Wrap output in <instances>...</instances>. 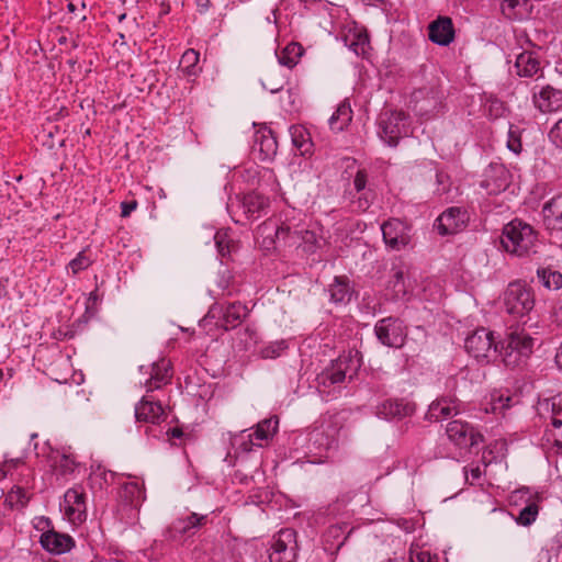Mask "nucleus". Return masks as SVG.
<instances>
[{"instance_id":"obj_1","label":"nucleus","mask_w":562,"mask_h":562,"mask_svg":"<svg viewBox=\"0 0 562 562\" xmlns=\"http://www.w3.org/2000/svg\"><path fill=\"white\" fill-rule=\"evenodd\" d=\"M537 241L538 233L535 228L519 218L507 223L501 236V244L505 251L517 257H526L536 252Z\"/></svg>"},{"instance_id":"obj_2","label":"nucleus","mask_w":562,"mask_h":562,"mask_svg":"<svg viewBox=\"0 0 562 562\" xmlns=\"http://www.w3.org/2000/svg\"><path fill=\"white\" fill-rule=\"evenodd\" d=\"M535 292L524 281L510 282L504 292L505 311L514 317H524L535 307Z\"/></svg>"},{"instance_id":"obj_3","label":"nucleus","mask_w":562,"mask_h":562,"mask_svg":"<svg viewBox=\"0 0 562 562\" xmlns=\"http://www.w3.org/2000/svg\"><path fill=\"white\" fill-rule=\"evenodd\" d=\"M250 311L241 302H215L211 305L205 322L214 321L215 326L224 330H231L241 324Z\"/></svg>"},{"instance_id":"obj_4","label":"nucleus","mask_w":562,"mask_h":562,"mask_svg":"<svg viewBox=\"0 0 562 562\" xmlns=\"http://www.w3.org/2000/svg\"><path fill=\"white\" fill-rule=\"evenodd\" d=\"M467 352L477 361L490 362L497 358L498 342L492 330L480 327L472 331L464 341Z\"/></svg>"},{"instance_id":"obj_5","label":"nucleus","mask_w":562,"mask_h":562,"mask_svg":"<svg viewBox=\"0 0 562 562\" xmlns=\"http://www.w3.org/2000/svg\"><path fill=\"white\" fill-rule=\"evenodd\" d=\"M269 562H295L299 553L297 533L293 528H282L267 549Z\"/></svg>"},{"instance_id":"obj_6","label":"nucleus","mask_w":562,"mask_h":562,"mask_svg":"<svg viewBox=\"0 0 562 562\" xmlns=\"http://www.w3.org/2000/svg\"><path fill=\"white\" fill-rule=\"evenodd\" d=\"M409 133L408 116L403 111H384L379 117V135L390 146Z\"/></svg>"},{"instance_id":"obj_7","label":"nucleus","mask_w":562,"mask_h":562,"mask_svg":"<svg viewBox=\"0 0 562 562\" xmlns=\"http://www.w3.org/2000/svg\"><path fill=\"white\" fill-rule=\"evenodd\" d=\"M443 92L437 86H425L415 89L411 95L413 110L416 114L430 119L439 114L443 108Z\"/></svg>"},{"instance_id":"obj_8","label":"nucleus","mask_w":562,"mask_h":562,"mask_svg":"<svg viewBox=\"0 0 562 562\" xmlns=\"http://www.w3.org/2000/svg\"><path fill=\"white\" fill-rule=\"evenodd\" d=\"M374 335L383 346L400 349L405 345L407 327L398 317L387 316L375 323Z\"/></svg>"},{"instance_id":"obj_9","label":"nucleus","mask_w":562,"mask_h":562,"mask_svg":"<svg viewBox=\"0 0 562 562\" xmlns=\"http://www.w3.org/2000/svg\"><path fill=\"white\" fill-rule=\"evenodd\" d=\"M353 360L349 356H340L317 375L318 387L340 386L347 375L352 378L355 369L351 368Z\"/></svg>"},{"instance_id":"obj_10","label":"nucleus","mask_w":562,"mask_h":562,"mask_svg":"<svg viewBox=\"0 0 562 562\" xmlns=\"http://www.w3.org/2000/svg\"><path fill=\"white\" fill-rule=\"evenodd\" d=\"M411 226L398 218H391L381 226L383 240L393 250H401L411 243Z\"/></svg>"},{"instance_id":"obj_11","label":"nucleus","mask_w":562,"mask_h":562,"mask_svg":"<svg viewBox=\"0 0 562 562\" xmlns=\"http://www.w3.org/2000/svg\"><path fill=\"white\" fill-rule=\"evenodd\" d=\"M447 436L459 448H471L483 441V435L471 424L452 420L447 425Z\"/></svg>"},{"instance_id":"obj_12","label":"nucleus","mask_w":562,"mask_h":562,"mask_svg":"<svg viewBox=\"0 0 562 562\" xmlns=\"http://www.w3.org/2000/svg\"><path fill=\"white\" fill-rule=\"evenodd\" d=\"M481 187L486 190L488 194H498L505 191L512 181L509 170L502 164L492 162L484 171Z\"/></svg>"},{"instance_id":"obj_13","label":"nucleus","mask_w":562,"mask_h":562,"mask_svg":"<svg viewBox=\"0 0 562 562\" xmlns=\"http://www.w3.org/2000/svg\"><path fill=\"white\" fill-rule=\"evenodd\" d=\"M63 507L65 515L72 525L86 521V494L81 487H72L65 493Z\"/></svg>"},{"instance_id":"obj_14","label":"nucleus","mask_w":562,"mask_h":562,"mask_svg":"<svg viewBox=\"0 0 562 562\" xmlns=\"http://www.w3.org/2000/svg\"><path fill=\"white\" fill-rule=\"evenodd\" d=\"M135 419L138 423L159 424L166 418L165 409L160 401L153 395H144L135 405Z\"/></svg>"},{"instance_id":"obj_15","label":"nucleus","mask_w":562,"mask_h":562,"mask_svg":"<svg viewBox=\"0 0 562 562\" xmlns=\"http://www.w3.org/2000/svg\"><path fill=\"white\" fill-rule=\"evenodd\" d=\"M467 221V211L458 206H451L439 215L436 220V226L440 235H452L461 231Z\"/></svg>"},{"instance_id":"obj_16","label":"nucleus","mask_w":562,"mask_h":562,"mask_svg":"<svg viewBox=\"0 0 562 562\" xmlns=\"http://www.w3.org/2000/svg\"><path fill=\"white\" fill-rule=\"evenodd\" d=\"M416 411L414 402L406 398H387L376 406L375 414L385 419L412 416Z\"/></svg>"},{"instance_id":"obj_17","label":"nucleus","mask_w":562,"mask_h":562,"mask_svg":"<svg viewBox=\"0 0 562 562\" xmlns=\"http://www.w3.org/2000/svg\"><path fill=\"white\" fill-rule=\"evenodd\" d=\"M541 213L543 226L551 236L562 232V193L548 200L543 204Z\"/></svg>"},{"instance_id":"obj_18","label":"nucleus","mask_w":562,"mask_h":562,"mask_svg":"<svg viewBox=\"0 0 562 562\" xmlns=\"http://www.w3.org/2000/svg\"><path fill=\"white\" fill-rule=\"evenodd\" d=\"M532 101L541 113H552L562 109V90L547 85L533 92Z\"/></svg>"},{"instance_id":"obj_19","label":"nucleus","mask_w":562,"mask_h":562,"mask_svg":"<svg viewBox=\"0 0 562 562\" xmlns=\"http://www.w3.org/2000/svg\"><path fill=\"white\" fill-rule=\"evenodd\" d=\"M279 420L277 417L267 418L257 424L252 434L248 435V439L240 442L239 448L248 452L252 446L262 447V441L269 440L278 429Z\"/></svg>"},{"instance_id":"obj_20","label":"nucleus","mask_w":562,"mask_h":562,"mask_svg":"<svg viewBox=\"0 0 562 562\" xmlns=\"http://www.w3.org/2000/svg\"><path fill=\"white\" fill-rule=\"evenodd\" d=\"M329 294V302L335 305H347L357 294L351 281L347 276H336L326 290Z\"/></svg>"},{"instance_id":"obj_21","label":"nucleus","mask_w":562,"mask_h":562,"mask_svg":"<svg viewBox=\"0 0 562 562\" xmlns=\"http://www.w3.org/2000/svg\"><path fill=\"white\" fill-rule=\"evenodd\" d=\"M515 69L520 78L543 77L539 55L532 50H524L516 56Z\"/></svg>"},{"instance_id":"obj_22","label":"nucleus","mask_w":562,"mask_h":562,"mask_svg":"<svg viewBox=\"0 0 562 562\" xmlns=\"http://www.w3.org/2000/svg\"><path fill=\"white\" fill-rule=\"evenodd\" d=\"M429 40L440 46H448L454 40V26L449 16H438L428 26Z\"/></svg>"},{"instance_id":"obj_23","label":"nucleus","mask_w":562,"mask_h":562,"mask_svg":"<svg viewBox=\"0 0 562 562\" xmlns=\"http://www.w3.org/2000/svg\"><path fill=\"white\" fill-rule=\"evenodd\" d=\"M170 370V362L166 359H161L147 367L146 373H149V378L144 383L147 392H153L170 383L172 376Z\"/></svg>"},{"instance_id":"obj_24","label":"nucleus","mask_w":562,"mask_h":562,"mask_svg":"<svg viewBox=\"0 0 562 562\" xmlns=\"http://www.w3.org/2000/svg\"><path fill=\"white\" fill-rule=\"evenodd\" d=\"M40 542L46 551L54 554H63L75 547L72 537L53 529L43 532Z\"/></svg>"},{"instance_id":"obj_25","label":"nucleus","mask_w":562,"mask_h":562,"mask_svg":"<svg viewBox=\"0 0 562 562\" xmlns=\"http://www.w3.org/2000/svg\"><path fill=\"white\" fill-rule=\"evenodd\" d=\"M531 353L532 351H530V345H522V347L517 350L502 342L501 347L498 346L497 358H501L505 367L509 369H516L525 364Z\"/></svg>"},{"instance_id":"obj_26","label":"nucleus","mask_w":562,"mask_h":562,"mask_svg":"<svg viewBox=\"0 0 562 562\" xmlns=\"http://www.w3.org/2000/svg\"><path fill=\"white\" fill-rule=\"evenodd\" d=\"M269 200L258 192H249L241 199V209L248 220H256L266 213Z\"/></svg>"},{"instance_id":"obj_27","label":"nucleus","mask_w":562,"mask_h":562,"mask_svg":"<svg viewBox=\"0 0 562 562\" xmlns=\"http://www.w3.org/2000/svg\"><path fill=\"white\" fill-rule=\"evenodd\" d=\"M255 145L258 147L261 160L272 159L278 151L277 136L270 128H263L257 133Z\"/></svg>"},{"instance_id":"obj_28","label":"nucleus","mask_w":562,"mask_h":562,"mask_svg":"<svg viewBox=\"0 0 562 562\" xmlns=\"http://www.w3.org/2000/svg\"><path fill=\"white\" fill-rule=\"evenodd\" d=\"M345 44L348 46L357 56L364 57L370 47L369 35L364 30H350L345 35Z\"/></svg>"},{"instance_id":"obj_29","label":"nucleus","mask_w":562,"mask_h":562,"mask_svg":"<svg viewBox=\"0 0 562 562\" xmlns=\"http://www.w3.org/2000/svg\"><path fill=\"white\" fill-rule=\"evenodd\" d=\"M503 342L517 350L522 347V344L530 345V351H533L535 338L525 327L512 326Z\"/></svg>"},{"instance_id":"obj_30","label":"nucleus","mask_w":562,"mask_h":562,"mask_svg":"<svg viewBox=\"0 0 562 562\" xmlns=\"http://www.w3.org/2000/svg\"><path fill=\"white\" fill-rule=\"evenodd\" d=\"M368 183V172L366 169H359L353 178V188L357 193H361V195L357 199V210L360 212H364L371 205V198L369 196V192H364Z\"/></svg>"},{"instance_id":"obj_31","label":"nucleus","mask_w":562,"mask_h":562,"mask_svg":"<svg viewBox=\"0 0 562 562\" xmlns=\"http://www.w3.org/2000/svg\"><path fill=\"white\" fill-rule=\"evenodd\" d=\"M120 498L134 508L142 505L145 499V492L136 482L125 483L120 491Z\"/></svg>"},{"instance_id":"obj_32","label":"nucleus","mask_w":562,"mask_h":562,"mask_svg":"<svg viewBox=\"0 0 562 562\" xmlns=\"http://www.w3.org/2000/svg\"><path fill=\"white\" fill-rule=\"evenodd\" d=\"M290 135L293 146L300 151L302 156L312 154L313 143L311 140L310 133L303 126H291Z\"/></svg>"},{"instance_id":"obj_33","label":"nucleus","mask_w":562,"mask_h":562,"mask_svg":"<svg viewBox=\"0 0 562 562\" xmlns=\"http://www.w3.org/2000/svg\"><path fill=\"white\" fill-rule=\"evenodd\" d=\"M352 120V110L347 102L340 103L328 120L329 127L334 132H341Z\"/></svg>"},{"instance_id":"obj_34","label":"nucleus","mask_w":562,"mask_h":562,"mask_svg":"<svg viewBox=\"0 0 562 562\" xmlns=\"http://www.w3.org/2000/svg\"><path fill=\"white\" fill-rule=\"evenodd\" d=\"M454 411L456 407L450 400L440 398L429 405L426 418L429 422H439L440 419L450 417Z\"/></svg>"},{"instance_id":"obj_35","label":"nucleus","mask_w":562,"mask_h":562,"mask_svg":"<svg viewBox=\"0 0 562 562\" xmlns=\"http://www.w3.org/2000/svg\"><path fill=\"white\" fill-rule=\"evenodd\" d=\"M303 47L296 42L289 43L284 48L277 53L278 61L280 65L289 69L296 66L301 56L303 55Z\"/></svg>"},{"instance_id":"obj_36","label":"nucleus","mask_w":562,"mask_h":562,"mask_svg":"<svg viewBox=\"0 0 562 562\" xmlns=\"http://www.w3.org/2000/svg\"><path fill=\"white\" fill-rule=\"evenodd\" d=\"M207 521V515H200L196 513H191L186 518L178 519L173 524L175 530L182 535H192L193 529L200 528L204 526Z\"/></svg>"},{"instance_id":"obj_37","label":"nucleus","mask_w":562,"mask_h":562,"mask_svg":"<svg viewBox=\"0 0 562 562\" xmlns=\"http://www.w3.org/2000/svg\"><path fill=\"white\" fill-rule=\"evenodd\" d=\"M31 499V494L22 486L14 485L8 492L4 504L11 509H23Z\"/></svg>"},{"instance_id":"obj_38","label":"nucleus","mask_w":562,"mask_h":562,"mask_svg":"<svg viewBox=\"0 0 562 562\" xmlns=\"http://www.w3.org/2000/svg\"><path fill=\"white\" fill-rule=\"evenodd\" d=\"M539 282L548 290H559L562 288V273L553 270L551 267H540L537 269Z\"/></svg>"},{"instance_id":"obj_39","label":"nucleus","mask_w":562,"mask_h":562,"mask_svg":"<svg viewBox=\"0 0 562 562\" xmlns=\"http://www.w3.org/2000/svg\"><path fill=\"white\" fill-rule=\"evenodd\" d=\"M52 467L57 473L67 475L75 471L77 461L71 454L57 452L52 457Z\"/></svg>"},{"instance_id":"obj_40","label":"nucleus","mask_w":562,"mask_h":562,"mask_svg":"<svg viewBox=\"0 0 562 562\" xmlns=\"http://www.w3.org/2000/svg\"><path fill=\"white\" fill-rule=\"evenodd\" d=\"M200 60V53L193 48L187 49L180 59V68L187 76H195L200 71L198 66Z\"/></svg>"},{"instance_id":"obj_41","label":"nucleus","mask_w":562,"mask_h":562,"mask_svg":"<svg viewBox=\"0 0 562 562\" xmlns=\"http://www.w3.org/2000/svg\"><path fill=\"white\" fill-rule=\"evenodd\" d=\"M540 409L546 413H550V425L551 429H553V419L562 418V393H558L550 398L543 400L540 403Z\"/></svg>"},{"instance_id":"obj_42","label":"nucleus","mask_w":562,"mask_h":562,"mask_svg":"<svg viewBox=\"0 0 562 562\" xmlns=\"http://www.w3.org/2000/svg\"><path fill=\"white\" fill-rule=\"evenodd\" d=\"M539 514V505L538 502L532 499L528 501L525 507H522L517 517L516 522L520 526H530L533 521H536Z\"/></svg>"},{"instance_id":"obj_43","label":"nucleus","mask_w":562,"mask_h":562,"mask_svg":"<svg viewBox=\"0 0 562 562\" xmlns=\"http://www.w3.org/2000/svg\"><path fill=\"white\" fill-rule=\"evenodd\" d=\"M297 247H302L305 254H314L319 247V239L316 233L308 229H300Z\"/></svg>"},{"instance_id":"obj_44","label":"nucleus","mask_w":562,"mask_h":562,"mask_svg":"<svg viewBox=\"0 0 562 562\" xmlns=\"http://www.w3.org/2000/svg\"><path fill=\"white\" fill-rule=\"evenodd\" d=\"M299 233L300 229L292 228L289 224L283 222L277 227L276 238L289 246H294L299 240Z\"/></svg>"},{"instance_id":"obj_45","label":"nucleus","mask_w":562,"mask_h":562,"mask_svg":"<svg viewBox=\"0 0 562 562\" xmlns=\"http://www.w3.org/2000/svg\"><path fill=\"white\" fill-rule=\"evenodd\" d=\"M92 262L93 260L87 255V249H83L79 251L72 260H70L68 268L71 270L72 274L76 276L88 269Z\"/></svg>"},{"instance_id":"obj_46","label":"nucleus","mask_w":562,"mask_h":562,"mask_svg":"<svg viewBox=\"0 0 562 562\" xmlns=\"http://www.w3.org/2000/svg\"><path fill=\"white\" fill-rule=\"evenodd\" d=\"M389 286L392 289L395 299H403L408 290L405 284L404 273L401 270H397L392 276L389 281Z\"/></svg>"},{"instance_id":"obj_47","label":"nucleus","mask_w":562,"mask_h":562,"mask_svg":"<svg viewBox=\"0 0 562 562\" xmlns=\"http://www.w3.org/2000/svg\"><path fill=\"white\" fill-rule=\"evenodd\" d=\"M507 148L514 154L518 155L522 150L521 133L518 126L509 125L507 134Z\"/></svg>"},{"instance_id":"obj_48","label":"nucleus","mask_w":562,"mask_h":562,"mask_svg":"<svg viewBox=\"0 0 562 562\" xmlns=\"http://www.w3.org/2000/svg\"><path fill=\"white\" fill-rule=\"evenodd\" d=\"M288 348L285 340L273 341L260 350V355L265 359H274Z\"/></svg>"},{"instance_id":"obj_49","label":"nucleus","mask_w":562,"mask_h":562,"mask_svg":"<svg viewBox=\"0 0 562 562\" xmlns=\"http://www.w3.org/2000/svg\"><path fill=\"white\" fill-rule=\"evenodd\" d=\"M527 2L528 0H503L501 9L505 16L512 19L517 15L515 12L516 8L527 4Z\"/></svg>"},{"instance_id":"obj_50","label":"nucleus","mask_w":562,"mask_h":562,"mask_svg":"<svg viewBox=\"0 0 562 562\" xmlns=\"http://www.w3.org/2000/svg\"><path fill=\"white\" fill-rule=\"evenodd\" d=\"M557 447V452L562 454V418L553 419V429L549 430Z\"/></svg>"},{"instance_id":"obj_51","label":"nucleus","mask_w":562,"mask_h":562,"mask_svg":"<svg viewBox=\"0 0 562 562\" xmlns=\"http://www.w3.org/2000/svg\"><path fill=\"white\" fill-rule=\"evenodd\" d=\"M549 138L557 147L562 148V119L552 126Z\"/></svg>"},{"instance_id":"obj_52","label":"nucleus","mask_w":562,"mask_h":562,"mask_svg":"<svg viewBox=\"0 0 562 562\" xmlns=\"http://www.w3.org/2000/svg\"><path fill=\"white\" fill-rule=\"evenodd\" d=\"M214 240L217 250L222 256H226L227 254H229V240H227L225 234L217 232L214 236Z\"/></svg>"},{"instance_id":"obj_53","label":"nucleus","mask_w":562,"mask_h":562,"mask_svg":"<svg viewBox=\"0 0 562 562\" xmlns=\"http://www.w3.org/2000/svg\"><path fill=\"white\" fill-rule=\"evenodd\" d=\"M449 176L442 171H436V181L438 184L437 193L439 195H442L443 193L448 192L449 189Z\"/></svg>"},{"instance_id":"obj_54","label":"nucleus","mask_w":562,"mask_h":562,"mask_svg":"<svg viewBox=\"0 0 562 562\" xmlns=\"http://www.w3.org/2000/svg\"><path fill=\"white\" fill-rule=\"evenodd\" d=\"M137 205H138V203L136 200L123 201L121 203V216L122 217L130 216L131 213L136 210Z\"/></svg>"},{"instance_id":"obj_55","label":"nucleus","mask_w":562,"mask_h":562,"mask_svg":"<svg viewBox=\"0 0 562 562\" xmlns=\"http://www.w3.org/2000/svg\"><path fill=\"white\" fill-rule=\"evenodd\" d=\"M464 472H465L467 481L470 480V484H472V485H474L475 483H477L481 480L482 473H483V471L481 470L480 465L471 468V470H470V477L468 475L467 468H464Z\"/></svg>"},{"instance_id":"obj_56","label":"nucleus","mask_w":562,"mask_h":562,"mask_svg":"<svg viewBox=\"0 0 562 562\" xmlns=\"http://www.w3.org/2000/svg\"><path fill=\"white\" fill-rule=\"evenodd\" d=\"M166 436H167L168 440L180 439L183 436V431L179 427L168 428L166 430Z\"/></svg>"},{"instance_id":"obj_57","label":"nucleus","mask_w":562,"mask_h":562,"mask_svg":"<svg viewBox=\"0 0 562 562\" xmlns=\"http://www.w3.org/2000/svg\"><path fill=\"white\" fill-rule=\"evenodd\" d=\"M198 12L204 14L211 8V0H196Z\"/></svg>"},{"instance_id":"obj_58","label":"nucleus","mask_w":562,"mask_h":562,"mask_svg":"<svg viewBox=\"0 0 562 562\" xmlns=\"http://www.w3.org/2000/svg\"><path fill=\"white\" fill-rule=\"evenodd\" d=\"M170 11H171L170 0H162L160 2L159 18H162V16L169 14Z\"/></svg>"},{"instance_id":"obj_59","label":"nucleus","mask_w":562,"mask_h":562,"mask_svg":"<svg viewBox=\"0 0 562 562\" xmlns=\"http://www.w3.org/2000/svg\"><path fill=\"white\" fill-rule=\"evenodd\" d=\"M263 88L268 89L271 93L279 92L283 88V82L279 83H271V86H267L265 82H262Z\"/></svg>"},{"instance_id":"obj_60","label":"nucleus","mask_w":562,"mask_h":562,"mask_svg":"<svg viewBox=\"0 0 562 562\" xmlns=\"http://www.w3.org/2000/svg\"><path fill=\"white\" fill-rule=\"evenodd\" d=\"M555 363L562 370V344L555 355Z\"/></svg>"},{"instance_id":"obj_61","label":"nucleus","mask_w":562,"mask_h":562,"mask_svg":"<svg viewBox=\"0 0 562 562\" xmlns=\"http://www.w3.org/2000/svg\"><path fill=\"white\" fill-rule=\"evenodd\" d=\"M418 562H430L428 552L422 551L417 555Z\"/></svg>"},{"instance_id":"obj_62","label":"nucleus","mask_w":562,"mask_h":562,"mask_svg":"<svg viewBox=\"0 0 562 562\" xmlns=\"http://www.w3.org/2000/svg\"><path fill=\"white\" fill-rule=\"evenodd\" d=\"M403 528L406 530V531H412L414 529V524L408 521V520H404L403 522Z\"/></svg>"},{"instance_id":"obj_63","label":"nucleus","mask_w":562,"mask_h":562,"mask_svg":"<svg viewBox=\"0 0 562 562\" xmlns=\"http://www.w3.org/2000/svg\"><path fill=\"white\" fill-rule=\"evenodd\" d=\"M301 3H304L305 5L308 4H315L317 2H321L322 0H299Z\"/></svg>"},{"instance_id":"obj_64","label":"nucleus","mask_w":562,"mask_h":562,"mask_svg":"<svg viewBox=\"0 0 562 562\" xmlns=\"http://www.w3.org/2000/svg\"><path fill=\"white\" fill-rule=\"evenodd\" d=\"M67 42H68V40H67V37H66V36H61V37H59V38H58V44H59V45H64V44H66Z\"/></svg>"}]
</instances>
